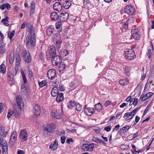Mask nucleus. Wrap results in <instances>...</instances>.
Masks as SVG:
<instances>
[{"label":"nucleus","mask_w":154,"mask_h":154,"mask_svg":"<svg viewBox=\"0 0 154 154\" xmlns=\"http://www.w3.org/2000/svg\"><path fill=\"white\" fill-rule=\"evenodd\" d=\"M55 129V126L54 124L51 123L48 124L44 128V135L45 136H50Z\"/></svg>","instance_id":"f257e3e1"},{"label":"nucleus","mask_w":154,"mask_h":154,"mask_svg":"<svg viewBox=\"0 0 154 154\" xmlns=\"http://www.w3.org/2000/svg\"><path fill=\"white\" fill-rule=\"evenodd\" d=\"M35 35H30L28 34L26 38V44L27 46L30 45L34 47L36 43Z\"/></svg>","instance_id":"f03ea898"},{"label":"nucleus","mask_w":154,"mask_h":154,"mask_svg":"<svg viewBox=\"0 0 154 154\" xmlns=\"http://www.w3.org/2000/svg\"><path fill=\"white\" fill-rule=\"evenodd\" d=\"M51 58H52L51 62L53 66H58V64L61 63L62 61V57L60 56H54Z\"/></svg>","instance_id":"7ed1b4c3"},{"label":"nucleus","mask_w":154,"mask_h":154,"mask_svg":"<svg viewBox=\"0 0 154 154\" xmlns=\"http://www.w3.org/2000/svg\"><path fill=\"white\" fill-rule=\"evenodd\" d=\"M16 98L17 106L20 110H23L24 109V103L20 95H17Z\"/></svg>","instance_id":"20e7f679"},{"label":"nucleus","mask_w":154,"mask_h":154,"mask_svg":"<svg viewBox=\"0 0 154 154\" xmlns=\"http://www.w3.org/2000/svg\"><path fill=\"white\" fill-rule=\"evenodd\" d=\"M56 50L54 46H51L49 47L48 50L47 52L46 56H49L48 57L51 58L56 55Z\"/></svg>","instance_id":"39448f33"},{"label":"nucleus","mask_w":154,"mask_h":154,"mask_svg":"<svg viewBox=\"0 0 154 154\" xmlns=\"http://www.w3.org/2000/svg\"><path fill=\"white\" fill-rule=\"evenodd\" d=\"M139 31L138 29L135 28L132 30L131 37L135 40H138L140 38Z\"/></svg>","instance_id":"423d86ee"},{"label":"nucleus","mask_w":154,"mask_h":154,"mask_svg":"<svg viewBox=\"0 0 154 154\" xmlns=\"http://www.w3.org/2000/svg\"><path fill=\"white\" fill-rule=\"evenodd\" d=\"M124 12L129 15L133 14L135 12V9L131 5L126 6L124 9Z\"/></svg>","instance_id":"0eeeda50"},{"label":"nucleus","mask_w":154,"mask_h":154,"mask_svg":"<svg viewBox=\"0 0 154 154\" xmlns=\"http://www.w3.org/2000/svg\"><path fill=\"white\" fill-rule=\"evenodd\" d=\"M19 137L22 141L24 142L26 141L28 137L27 131L25 129L21 130L20 132Z\"/></svg>","instance_id":"6e6552de"},{"label":"nucleus","mask_w":154,"mask_h":154,"mask_svg":"<svg viewBox=\"0 0 154 154\" xmlns=\"http://www.w3.org/2000/svg\"><path fill=\"white\" fill-rule=\"evenodd\" d=\"M127 58L129 60H132L135 57V55L133 50L130 49L127 51L125 54Z\"/></svg>","instance_id":"1a4fd4ad"},{"label":"nucleus","mask_w":154,"mask_h":154,"mask_svg":"<svg viewBox=\"0 0 154 154\" xmlns=\"http://www.w3.org/2000/svg\"><path fill=\"white\" fill-rule=\"evenodd\" d=\"M56 72L54 69H50L47 72V75L49 79L52 80L56 75Z\"/></svg>","instance_id":"9d476101"},{"label":"nucleus","mask_w":154,"mask_h":154,"mask_svg":"<svg viewBox=\"0 0 154 154\" xmlns=\"http://www.w3.org/2000/svg\"><path fill=\"white\" fill-rule=\"evenodd\" d=\"M95 109L94 108L92 107H87L85 106V109L84 110L85 113L88 116H91L92 115L94 112Z\"/></svg>","instance_id":"9b49d317"},{"label":"nucleus","mask_w":154,"mask_h":154,"mask_svg":"<svg viewBox=\"0 0 154 154\" xmlns=\"http://www.w3.org/2000/svg\"><path fill=\"white\" fill-rule=\"evenodd\" d=\"M33 110L35 116H38L40 115L41 112V108L38 104H36L34 106Z\"/></svg>","instance_id":"f8f14e48"},{"label":"nucleus","mask_w":154,"mask_h":154,"mask_svg":"<svg viewBox=\"0 0 154 154\" xmlns=\"http://www.w3.org/2000/svg\"><path fill=\"white\" fill-rule=\"evenodd\" d=\"M53 8L55 10L58 11H60L62 9V6L61 2H57L55 3L54 5Z\"/></svg>","instance_id":"ddd939ff"},{"label":"nucleus","mask_w":154,"mask_h":154,"mask_svg":"<svg viewBox=\"0 0 154 154\" xmlns=\"http://www.w3.org/2000/svg\"><path fill=\"white\" fill-rule=\"evenodd\" d=\"M17 132L15 131H14L10 137V142L11 141L13 145L17 141Z\"/></svg>","instance_id":"4468645a"},{"label":"nucleus","mask_w":154,"mask_h":154,"mask_svg":"<svg viewBox=\"0 0 154 154\" xmlns=\"http://www.w3.org/2000/svg\"><path fill=\"white\" fill-rule=\"evenodd\" d=\"M27 27L28 28V31L29 32L30 35H35V31L33 30V27L30 23H29L27 25Z\"/></svg>","instance_id":"2eb2a0df"},{"label":"nucleus","mask_w":154,"mask_h":154,"mask_svg":"<svg viewBox=\"0 0 154 154\" xmlns=\"http://www.w3.org/2000/svg\"><path fill=\"white\" fill-rule=\"evenodd\" d=\"M59 93V90L57 87H54L51 90V94L53 97L57 96Z\"/></svg>","instance_id":"dca6fc26"},{"label":"nucleus","mask_w":154,"mask_h":154,"mask_svg":"<svg viewBox=\"0 0 154 154\" xmlns=\"http://www.w3.org/2000/svg\"><path fill=\"white\" fill-rule=\"evenodd\" d=\"M58 146V141L57 139H56L54 143L51 145L49 147V148L53 151H54L57 149Z\"/></svg>","instance_id":"f3484780"},{"label":"nucleus","mask_w":154,"mask_h":154,"mask_svg":"<svg viewBox=\"0 0 154 154\" xmlns=\"http://www.w3.org/2000/svg\"><path fill=\"white\" fill-rule=\"evenodd\" d=\"M57 96L56 100L58 103L60 102L63 99V93H59Z\"/></svg>","instance_id":"a211bd4d"},{"label":"nucleus","mask_w":154,"mask_h":154,"mask_svg":"<svg viewBox=\"0 0 154 154\" xmlns=\"http://www.w3.org/2000/svg\"><path fill=\"white\" fill-rule=\"evenodd\" d=\"M129 128V127L127 125H126L125 126L121 129L119 131V133L120 134L124 133L125 132H126L127 131Z\"/></svg>","instance_id":"6ab92c4d"},{"label":"nucleus","mask_w":154,"mask_h":154,"mask_svg":"<svg viewBox=\"0 0 154 154\" xmlns=\"http://www.w3.org/2000/svg\"><path fill=\"white\" fill-rule=\"evenodd\" d=\"M72 5L71 2L69 1H66L65 2L63 3V6L66 9L69 8Z\"/></svg>","instance_id":"aec40b11"},{"label":"nucleus","mask_w":154,"mask_h":154,"mask_svg":"<svg viewBox=\"0 0 154 154\" xmlns=\"http://www.w3.org/2000/svg\"><path fill=\"white\" fill-rule=\"evenodd\" d=\"M76 103L75 101L70 100L67 103V107L69 109H72L75 106Z\"/></svg>","instance_id":"412c9836"},{"label":"nucleus","mask_w":154,"mask_h":154,"mask_svg":"<svg viewBox=\"0 0 154 154\" xmlns=\"http://www.w3.org/2000/svg\"><path fill=\"white\" fill-rule=\"evenodd\" d=\"M60 35L58 34H54L52 36L53 41L54 43L57 42L58 41L60 40Z\"/></svg>","instance_id":"4be33fe9"},{"label":"nucleus","mask_w":154,"mask_h":154,"mask_svg":"<svg viewBox=\"0 0 154 154\" xmlns=\"http://www.w3.org/2000/svg\"><path fill=\"white\" fill-rule=\"evenodd\" d=\"M54 27L53 26H51L48 27L47 30V33L48 36H51L53 32Z\"/></svg>","instance_id":"5701e85b"},{"label":"nucleus","mask_w":154,"mask_h":154,"mask_svg":"<svg viewBox=\"0 0 154 154\" xmlns=\"http://www.w3.org/2000/svg\"><path fill=\"white\" fill-rule=\"evenodd\" d=\"M23 59L24 60L26 63H29L31 62V57L30 56V54L29 53L28 55H27L26 57L23 58Z\"/></svg>","instance_id":"b1692460"},{"label":"nucleus","mask_w":154,"mask_h":154,"mask_svg":"<svg viewBox=\"0 0 154 154\" xmlns=\"http://www.w3.org/2000/svg\"><path fill=\"white\" fill-rule=\"evenodd\" d=\"M5 135L4 128L3 127H1L0 128V138H5L6 137H5Z\"/></svg>","instance_id":"393cba45"},{"label":"nucleus","mask_w":154,"mask_h":154,"mask_svg":"<svg viewBox=\"0 0 154 154\" xmlns=\"http://www.w3.org/2000/svg\"><path fill=\"white\" fill-rule=\"evenodd\" d=\"M140 107H137L134 109L133 110L131 111L130 113H129V116L132 117V119L134 116L137 112L139 109Z\"/></svg>","instance_id":"a878e982"},{"label":"nucleus","mask_w":154,"mask_h":154,"mask_svg":"<svg viewBox=\"0 0 154 154\" xmlns=\"http://www.w3.org/2000/svg\"><path fill=\"white\" fill-rule=\"evenodd\" d=\"M21 60V58L20 55H18L16 60L15 67H18L20 65Z\"/></svg>","instance_id":"bb28decb"},{"label":"nucleus","mask_w":154,"mask_h":154,"mask_svg":"<svg viewBox=\"0 0 154 154\" xmlns=\"http://www.w3.org/2000/svg\"><path fill=\"white\" fill-rule=\"evenodd\" d=\"M128 81L127 79H122L119 81V84L122 85L124 86L127 85L128 83Z\"/></svg>","instance_id":"cd10ccee"},{"label":"nucleus","mask_w":154,"mask_h":154,"mask_svg":"<svg viewBox=\"0 0 154 154\" xmlns=\"http://www.w3.org/2000/svg\"><path fill=\"white\" fill-rule=\"evenodd\" d=\"M6 71V68L4 64L2 63L0 65V72L3 74L5 73Z\"/></svg>","instance_id":"c85d7f7f"},{"label":"nucleus","mask_w":154,"mask_h":154,"mask_svg":"<svg viewBox=\"0 0 154 154\" xmlns=\"http://www.w3.org/2000/svg\"><path fill=\"white\" fill-rule=\"evenodd\" d=\"M124 73L127 76L130 75V68L128 67H125L124 68Z\"/></svg>","instance_id":"c756f323"},{"label":"nucleus","mask_w":154,"mask_h":154,"mask_svg":"<svg viewBox=\"0 0 154 154\" xmlns=\"http://www.w3.org/2000/svg\"><path fill=\"white\" fill-rule=\"evenodd\" d=\"M2 148L3 154H8V145L3 146Z\"/></svg>","instance_id":"7c9ffc66"},{"label":"nucleus","mask_w":154,"mask_h":154,"mask_svg":"<svg viewBox=\"0 0 154 154\" xmlns=\"http://www.w3.org/2000/svg\"><path fill=\"white\" fill-rule=\"evenodd\" d=\"M7 76L8 79L10 81H12L13 80V77L12 75V73L10 72H8L7 73Z\"/></svg>","instance_id":"2f4dec72"},{"label":"nucleus","mask_w":154,"mask_h":154,"mask_svg":"<svg viewBox=\"0 0 154 154\" xmlns=\"http://www.w3.org/2000/svg\"><path fill=\"white\" fill-rule=\"evenodd\" d=\"M51 19H58L59 18V17L57 13L55 12H52L51 14Z\"/></svg>","instance_id":"473e14b6"},{"label":"nucleus","mask_w":154,"mask_h":154,"mask_svg":"<svg viewBox=\"0 0 154 154\" xmlns=\"http://www.w3.org/2000/svg\"><path fill=\"white\" fill-rule=\"evenodd\" d=\"M95 109L98 111H100L102 109V106L100 103H98L95 105Z\"/></svg>","instance_id":"72a5a7b5"},{"label":"nucleus","mask_w":154,"mask_h":154,"mask_svg":"<svg viewBox=\"0 0 154 154\" xmlns=\"http://www.w3.org/2000/svg\"><path fill=\"white\" fill-rule=\"evenodd\" d=\"M38 84L39 86V87L41 88H42L45 86H46L47 83L46 82V81L45 80H43L41 82H38Z\"/></svg>","instance_id":"f704fd0d"},{"label":"nucleus","mask_w":154,"mask_h":154,"mask_svg":"<svg viewBox=\"0 0 154 154\" xmlns=\"http://www.w3.org/2000/svg\"><path fill=\"white\" fill-rule=\"evenodd\" d=\"M69 87L71 90H73L76 88L77 85L75 84V81L72 82L70 83Z\"/></svg>","instance_id":"c9c22d12"},{"label":"nucleus","mask_w":154,"mask_h":154,"mask_svg":"<svg viewBox=\"0 0 154 154\" xmlns=\"http://www.w3.org/2000/svg\"><path fill=\"white\" fill-rule=\"evenodd\" d=\"M60 54L62 57H66L68 54V52L66 50H61L60 52Z\"/></svg>","instance_id":"e433bc0d"},{"label":"nucleus","mask_w":154,"mask_h":154,"mask_svg":"<svg viewBox=\"0 0 154 154\" xmlns=\"http://www.w3.org/2000/svg\"><path fill=\"white\" fill-rule=\"evenodd\" d=\"M0 144L3 146L8 145V143L5 140L0 138Z\"/></svg>","instance_id":"4c0bfd02"},{"label":"nucleus","mask_w":154,"mask_h":154,"mask_svg":"<svg viewBox=\"0 0 154 154\" xmlns=\"http://www.w3.org/2000/svg\"><path fill=\"white\" fill-rule=\"evenodd\" d=\"M15 33L14 30H13L12 32L9 31L8 34V37L11 40L13 37V36L14 35Z\"/></svg>","instance_id":"58836bf2"},{"label":"nucleus","mask_w":154,"mask_h":154,"mask_svg":"<svg viewBox=\"0 0 154 154\" xmlns=\"http://www.w3.org/2000/svg\"><path fill=\"white\" fill-rule=\"evenodd\" d=\"M35 8V2L34 1H32L31 5L30 13H33Z\"/></svg>","instance_id":"ea45409f"},{"label":"nucleus","mask_w":154,"mask_h":154,"mask_svg":"<svg viewBox=\"0 0 154 154\" xmlns=\"http://www.w3.org/2000/svg\"><path fill=\"white\" fill-rule=\"evenodd\" d=\"M75 106H76L75 109L78 111H80L82 108V106L80 104L76 103Z\"/></svg>","instance_id":"a19ab883"},{"label":"nucleus","mask_w":154,"mask_h":154,"mask_svg":"<svg viewBox=\"0 0 154 154\" xmlns=\"http://www.w3.org/2000/svg\"><path fill=\"white\" fill-rule=\"evenodd\" d=\"M69 17V14L67 12H65L61 16L62 18L63 19H68Z\"/></svg>","instance_id":"79ce46f5"},{"label":"nucleus","mask_w":154,"mask_h":154,"mask_svg":"<svg viewBox=\"0 0 154 154\" xmlns=\"http://www.w3.org/2000/svg\"><path fill=\"white\" fill-rule=\"evenodd\" d=\"M14 54L13 55H12L11 54L10 55L9 57V61L10 63L11 64H12L14 60Z\"/></svg>","instance_id":"37998d69"},{"label":"nucleus","mask_w":154,"mask_h":154,"mask_svg":"<svg viewBox=\"0 0 154 154\" xmlns=\"http://www.w3.org/2000/svg\"><path fill=\"white\" fill-rule=\"evenodd\" d=\"M129 112H127L125 113L124 115V116L123 118H124L125 117H126V119L127 120H129L130 119H132V117H130V116H129Z\"/></svg>","instance_id":"c03bdc74"},{"label":"nucleus","mask_w":154,"mask_h":154,"mask_svg":"<svg viewBox=\"0 0 154 154\" xmlns=\"http://www.w3.org/2000/svg\"><path fill=\"white\" fill-rule=\"evenodd\" d=\"M59 65V69L60 70H63L66 67V65L63 63H61L58 64V65Z\"/></svg>","instance_id":"a18cd8bd"},{"label":"nucleus","mask_w":154,"mask_h":154,"mask_svg":"<svg viewBox=\"0 0 154 154\" xmlns=\"http://www.w3.org/2000/svg\"><path fill=\"white\" fill-rule=\"evenodd\" d=\"M62 25V23L60 21L57 22L56 24V27L57 29H58L60 28V26Z\"/></svg>","instance_id":"49530a36"},{"label":"nucleus","mask_w":154,"mask_h":154,"mask_svg":"<svg viewBox=\"0 0 154 154\" xmlns=\"http://www.w3.org/2000/svg\"><path fill=\"white\" fill-rule=\"evenodd\" d=\"M153 94V93L152 92H149L147 93L146 94L144 95V97H146V99L148 98H149Z\"/></svg>","instance_id":"de8ad7c7"},{"label":"nucleus","mask_w":154,"mask_h":154,"mask_svg":"<svg viewBox=\"0 0 154 154\" xmlns=\"http://www.w3.org/2000/svg\"><path fill=\"white\" fill-rule=\"evenodd\" d=\"M2 23L6 26H8L9 24L8 23L9 22L8 20H2Z\"/></svg>","instance_id":"09e8293b"},{"label":"nucleus","mask_w":154,"mask_h":154,"mask_svg":"<svg viewBox=\"0 0 154 154\" xmlns=\"http://www.w3.org/2000/svg\"><path fill=\"white\" fill-rule=\"evenodd\" d=\"M129 20H128L123 25V28L125 30H126L128 28V21Z\"/></svg>","instance_id":"8fccbe9b"},{"label":"nucleus","mask_w":154,"mask_h":154,"mask_svg":"<svg viewBox=\"0 0 154 154\" xmlns=\"http://www.w3.org/2000/svg\"><path fill=\"white\" fill-rule=\"evenodd\" d=\"M120 148L123 150L127 149L128 148V145H126L125 144L121 145L120 146Z\"/></svg>","instance_id":"3c124183"},{"label":"nucleus","mask_w":154,"mask_h":154,"mask_svg":"<svg viewBox=\"0 0 154 154\" xmlns=\"http://www.w3.org/2000/svg\"><path fill=\"white\" fill-rule=\"evenodd\" d=\"M29 52L28 51H23L22 53V57L23 58L26 57L29 54Z\"/></svg>","instance_id":"603ef678"},{"label":"nucleus","mask_w":154,"mask_h":154,"mask_svg":"<svg viewBox=\"0 0 154 154\" xmlns=\"http://www.w3.org/2000/svg\"><path fill=\"white\" fill-rule=\"evenodd\" d=\"M13 114L16 117H18L20 116V115L19 112L16 110H14L13 111Z\"/></svg>","instance_id":"864d4df0"},{"label":"nucleus","mask_w":154,"mask_h":154,"mask_svg":"<svg viewBox=\"0 0 154 154\" xmlns=\"http://www.w3.org/2000/svg\"><path fill=\"white\" fill-rule=\"evenodd\" d=\"M151 106V105L150 104H149L146 107V109H145L144 111V112L143 113V116L145 115L146 113V112L149 110V109H150V107Z\"/></svg>","instance_id":"5fc2aeb1"},{"label":"nucleus","mask_w":154,"mask_h":154,"mask_svg":"<svg viewBox=\"0 0 154 154\" xmlns=\"http://www.w3.org/2000/svg\"><path fill=\"white\" fill-rule=\"evenodd\" d=\"M54 43H56L57 47L58 48H60V47L61 44V41L60 40L58 41L57 42H56Z\"/></svg>","instance_id":"6e6d98bb"},{"label":"nucleus","mask_w":154,"mask_h":154,"mask_svg":"<svg viewBox=\"0 0 154 154\" xmlns=\"http://www.w3.org/2000/svg\"><path fill=\"white\" fill-rule=\"evenodd\" d=\"M112 127L110 125L104 128V130L107 132H109L110 131Z\"/></svg>","instance_id":"4d7b16f0"},{"label":"nucleus","mask_w":154,"mask_h":154,"mask_svg":"<svg viewBox=\"0 0 154 154\" xmlns=\"http://www.w3.org/2000/svg\"><path fill=\"white\" fill-rule=\"evenodd\" d=\"M126 101L127 102H130L129 105L131 106L132 105V104H131V103L132 101V100L131 99V96L127 97L126 99Z\"/></svg>","instance_id":"13d9d810"},{"label":"nucleus","mask_w":154,"mask_h":154,"mask_svg":"<svg viewBox=\"0 0 154 154\" xmlns=\"http://www.w3.org/2000/svg\"><path fill=\"white\" fill-rule=\"evenodd\" d=\"M86 145V144H84L82 146V148L85 151H87V149L88 148V146H87Z\"/></svg>","instance_id":"bf43d9fd"},{"label":"nucleus","mask_w":154,"mask_h":154,"mask_svg":"<svg viewBox=\"0 0 154 154\" xmlns=\"http://www.w3.org/2000/svg\"><path fill=\"white\" fill-rule=\"evenodd\" d=\"M13 114V112L12 111H10V110H9L7 115L8 118V119H9L11 118V116Z\"/></svg>","instance_id":"052dcab7"},{"label":"nucleus","mask_w":154,"mask_h":154,"mask_svg":"<svg viewBox=\"0 0 154 154\" xmlns=\"http://www.w3.org/2000/svg\"><path fill=\"white\" fill-rule=\"evenodd\" d=\"M61 139V143L62 144H64L65 143V140L66 139V137L65 136H62L61 137H60Z\"/></svg>","instance_id":"680f3d73"},{"label":"nucleus","mask_w":154,"mask_h":154,"mask_svg":"<svg viewBox=\"0 0 154 154\" xmlns=\"http://www.w3.org/2000/svg\"><path fill=\"white\" fill-rule=\"evenodd\" d=\"M138 101V100L137 98H134V101H133V103H132V104H131L132 105V104H133L134 106H136L137 103Z\"/></svg>","instance_id":"e2e57ef3"},{"label":"nucleus","mask_w":154,"mask_h":154,"mask_svg":"<svg viewBox=\"0 0 154 154\" xmlns=\"http://www.w3.org/2000/svg\"><path fill=\"white\" fill-rule=\"evenodd\" d=\"M26 89L25 85L22 84L21 87V90L22 92H24Z\"/></svg>","instance_id":"0e129e2a"},{"label":"nucleus","mask_w":154,"mask_h":154,"mask_svg":"<svg viewBox=\"0 0 154 154\" xmlns=\"http://www.w3.org/2000/svg\"><path fill=\"white\" fill-rule=\"evenodd\" d=\"M99 140V139L98 138H96L93 137L92 139V141L97 143H98V141Z\"/></svg>","instance_id":"69168bd1"},{"label":"nucleus","mask_w":154,"mask_h":154,"mask_svg":"<svg viewBox=\"0 0 154 154\" xmlns=\"http://www.w3.org/2000/svg\"><path fill=\"white\" fill-rule=\"evenodd\" d=\"M59 88L60 90L62 91H64L65 90L64 87L63 86V85L61 84L60 85Z\"/></svg>","instance_id":"338daca9"},{"label":"nucleus","mask_w":154,"mask_h":154,"mask_svg":"<svg viewBox=\"0 0 154 154\" xmlns=\"http://www.w3.org/2000/svg\"><path fill=\"white\" fill-rule=\"evenodd\" d=\"M25 152L23 150L20 149H19L17 151V153L18 154H24Z\"/></svg>","instance_id":"774afa93"}]
</instances>
